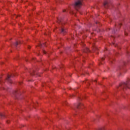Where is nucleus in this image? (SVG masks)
I'll return each mask as SVG.
<instances>
[{"instance_id":"1","label":"nucleus","mask_w":130,"mask_h":130,"mask_svg":"<svg viewBox=\"0 0 130 130\" xmlns=\"http://www.w3.org/2000/svg\"><path fill=\"white\" fill-rule=\"evenodd\" d=\"M82 2L78 1L77 2H76L75 4H74V8H75L76 10H78L77 8H80V7H82Z\"/></svg>"},{"instance_id":"2","label":"nucleus","mask_w":130,"mask_h":130,"mask_svg":"<svg viewBox=\"0 0 130 130\" xmlns=\"http://www.w3.org/2000/svg\"><path fill=\"white\" fill-rule=\"evenodd\" d=\"M11 77H12V76L11 75H8L7 76V78H6L7 81H8V82H9V83H10V84H12V81L10 80V78H11Z\"/></svg>"},{"instance_id":"3","label":"nucleus","mask_w":130,"mask_h":130,"mask_svg":"<svg viewBox=\"0 0 130 130\" xmlns=\"http://www.w3.org/2000/svg\"><path fill=\"white\" fill-rule=\"evenodd\" d=\"M123 86H124V87H126V88H128V89L130 88V87L128 86L127 84L126 83H123Z\"/></svg>"},{"instance_id":"4","label":"nucleus","mask_w":130,"mask_h":130,"mask_svg":"<svg viewBox=\"0 0 130 130\" xmlns=\"http://www.w3.org/2000/svg\"><path fill=\"white\" fill-rule=\"evenodd\" d=\"M108 3H107V2H105V3H104V6L105 7H106V6L107 5H108Z\"/></svg>"},{"instance_id":"5","label":"nucleus","mask_w":130,"mask_h":130,"mask_svg":"<svg viewBox=\"0 0 130 130\" xmlns=\"http://www.w3.org/2000/svg\"><path fill=\"white\" fill-rule=\"evenodd\" d=\"M61 33L63 32L64 31V29H63V28H61Z\"/></svg>"},{"instance_id":"6","label":"nucleus","mask_w":130,"mask_h":130,"mask_svg":"<svg viewBox=\"0 0 130 130\" xmlns=\"http://www.w3.org/2000/svg\"><path fill=\"white\" fill-rule=\"evenodd\" d=\"M43 53H44V54H45L46 53V51H45V50H43Z\"/></svg>"},{"instance_id":"7","label":"nucleus","mask_w":130,"mask_h":130,"mask_svg":"<svg viewBox=\"0 0 130 130\" xmlns=\"http://www.w3.org/2000/svg\"><path fill=\"white\" fill-rule=\"evenodd\" d=\"M7 123H10V120H7Z\"/></svg>"},{"instance_id":"8","label":"nucleus","mask_w":130,"mask_h":130,"mask_svg":"<svg viewBox=\"0 0 130 130\" xmlns=\"http://www.w3.org/2000/svg\"><path fill=\"white\" fill-rule=\"evenodd\" d=\"M100 130H104V129L103 128H100Z\"/></svg>"},{"instance_id":"9","label":"nucleus","mask_w":130,"mask_h":130,"mask_svg":"<svg viewBox=\"0 0 130 130\" xmlns=\"http://www.w3.org/2000/svg\"><path fill=\"white\" fill-rule=\"evenodd\" d=\"M81 105H82V104H79V106H81Z\"/></svg>"},{"instance_id":"10","label":"nucleus","mask_w":130,"mask_h":130,"mask_svg":"<svg viewBox=\"0 0 130 130\" xmlns=\"http://www.w3.org/2000/svg\"><path fill=\"white\" fill-rule=\"evenodd\" d=\"M66 10H63V13H64V12H66Z\"/></svg>"},{"instance_id":"11","label":"nucleus","mask_w":130,"mask_h":130,"mask_svg":"<svg viewBox=\"0 0 130 130\" xmlns=\"http://www.w3.org/2000/svg\"><path fill=\"white\" fill-rule=\"evenodd\" d=\"M16 45H18V42H16Z\"/></svg>"},{"instance_id":"12","label":"nucleus","mask_w":130,"mask_h":130,"mask_svg":"<svg viewBox=\"0 0 130 130\" xmlns=\"http://www.w3.org/2000/svg\"><path fill=\"white\" fill-rule=\"evenodd\" d=\"M33 75H35V74H31V75H32V76H33Z\"/></svg>"},{"instance_id":"13","label":"nucleus","mask_w":130,"mask_h":130,"mask_svg":"<svg viewBox=\"0 0 130 130\" xmlns=\"http://www.w3.org/2000/svg\"><path fill=\"white\" fill-rule=\"evenodd\" d=\"M94 82H96V80H94Z\"/></svg>"},{"instance_id":"14","label":"nucleus","mask_w":130,"mask_h":130,"mask_svg":"<svg viewBox=\"0 0 130 130\" xmlns=\"http://www.w3.org/2000/svg\"><path fill=\"white\" fill-rule=\"evenodd\" d=\"M103 59H104V58H103Z\"/></svg>"}]
</instances>
